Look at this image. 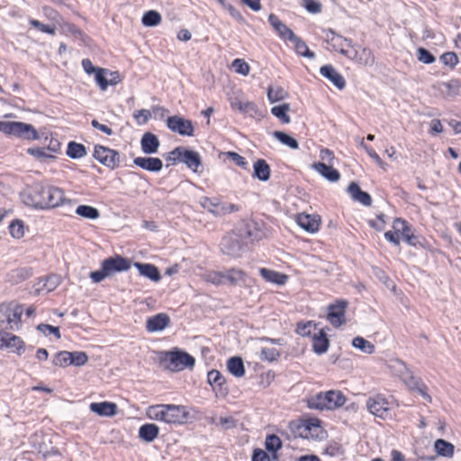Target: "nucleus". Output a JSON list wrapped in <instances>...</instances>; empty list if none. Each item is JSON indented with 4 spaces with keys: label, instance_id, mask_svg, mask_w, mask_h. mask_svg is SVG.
<instances>
[{
    "label": "nucleus",
    "instance_id": "1",
    "mask_svg": "<svg viewBox=\"0 0 461 461\" xmlns=\"http://www.w3.org/2000/svg\"><path fill=\"white\" fill-rule=\"evenodd\" d=\"M21 198L27 206L41 210L58 207L67 200L61 188L40 182L27 185L21 193Z\"/></svg>",
    "mask_w": 461,
    "mask_h": 461
},
{
    "label": "nucleus",
    "instance_id": "2",
    "mask_svg": "<svg viewBox=\"0 0 461 461\" xmlns=\"http://www.w3.org/2000/svg\"><path fill=\"white\" fill-rule=\"evenodd\" d=\"M147 416L150 420L180 425L187 421L189 412L183 405L156 404L148 408Z\"/></svg>",
    "mask_w": 461,
    "mask_h": 461
},
{
    "label": "nucleus",
    "instance_id": "3",
    "mask_svg": "<svg viewBox=\"0 0 461 461\" xmlns=\"http://www.w3.org/2000/svg\"><path fill=\"white\" fill-rule=\"evenodd\" d=\"M131 260L120 255H114L104 259L101 263V268L92 271L89 277L94 283H100L115 273L127 271L131 268Z\"/></svg>",
    "mask_w": 461,
    "mask_h": 461
},
{
    "label": "nucleus",
    "instance_id": "4",
    "mask_svg": "<svg viewBox=\"0 0 461 461\" xmlns=\"http://www.w3.org/2000/svg\"><path fill=\"white\" fill-rule=\"evenodd\" d=\"M0 131L17 138L34 140L40 138L37 130L23 122L0 121Z\"/></svg>",
    "mask_w": 461,
    "mask_h": 461
},
{
    "label": "nucleus",
    "instance_id": "5",
    "mask_svg": "<svg viewBox=\"0 0 461 461\" xmlns=\"http://www.w3.org/2000/svg\"><path fill=\"white\" fill-rule=\"evenodd\" d=\"M163 355L164 357H161L160 360L162 363H167L166 367L171 371L192 368L195 364V358L193 356L178 348L164 352Z\"/></svg>",
    "mask_w": 461,
    "mask_h": 461
},
{
    "label": "nucleus",
    "instance_id": "6",
    "mask_svg": "<svg viewBox=\"0 0 461 461\" xmlns=\"http://www.w3.org/2000/svg\"><path fill=\"white\" fill-rule=\"evenodd\" d=\"M93 157L99 163L108 167L109 169H115L120 166V153L113 149L102 145H95L94 149Z\"/></svg>",
    "mask_w": 461,
    "mask_h": 461
},
{
    "label": "nucleus",
    "instance_id": "7",
    "mask_svg": "<svg viewBox=\"0 0 461 461\" xmlns=\"http://www.w3.org/2000/svg\"><path fill=\"white\" fill-rule=\"evenodd\" d=\"M171 154H176L179 162H183L186 167L194 172H199V167H202V158L197 151L187 149L184 147H176Z\"/></svg>",
    "mask_w": 461,
    "mask_h": 461
},
{
    "label": "nucleus",
    "instance_id": "8",
    "mask_svg": "<svg viewBox=\"0 0 461 461\" xmlns=\"http://www.w3.org/2000/svg\"><path fill=\"white\" fill-rule=\"evenodd\" d=\"M167 127L173 132L181 136H194V127L193 122L182 116H169L166 122Z\"/></svg>",
    "mask_w": 461,
    "mask_h": 461
},
{
    "label": "nucleus",
    "instance_id": "9",
    "mask_svg": "<svg viewBox=\"0 0 461 461\" xmlns=\"http://www.w3.org/2000/svg\"><path fill=\"white\" fill-rule=\"evenodd\" d=\"M241 239L240 233H231L224 236L220 243L221 252L231 258L240 257L243 247Z\"/></svg>",
    "mask_w": 461,
    "mask_h": 461
},
{
    "label": "nucleus",
    "instance_id": "10",
    "mask_svg": "<svg viewBox=\"0 0 461 461\" xmlns=\"http://www.w3.org/2000/svg\"><path fill=\"white\" fill-rule=\"evenodd\" d=\"M348 304L346 300H338L328 307L327 319L333 327L339 328L345 322V312Z\"/></svg>",
    "mask_w": 461,
    "mask_h": 461
},
{
    "label": "nucleus",
    "instance_id": "11",
    "mask_svg": "<svg viewBox=\"0 0 461 461\" xmlns=\"http://www.w3.org/2000/svg\"><path fill=\"white\" fill-rule=\"evenodd\" d=\"M366 408L375 416L383 418L389 411V402L382 394H376L369 397L366 402Z\"/></svg>",
    "mask_w": 461,
    "mask_h": 461
},
{
    "label": "nucleus",
    "instance_id": "12",
    "mask_svg": "<svg viewBox=\"0 0 461 461\" xmlns=\"http://www.w3.org/2000/svg\"><path fill=\"white\" fill-rule=\"evenodd\" d=\"M239 233L242 239H249L251 241L260 240L265 237L259 223L254 221L244 223L243 227L239 229Z\"/></svg>",
    "mask_w": 461,
    "mask_h": 461
},
{
    "label": "nucleus",
    "instance_id": "13",
    "mask_svg": "<svg viewBox=\"0 0 461 461\" xmlns=\"http://www.w3.org/2000/svg\"><path fill=\"white\" fill-rule=\"evenodd\" d=\"M170 323V318L167 313H158L150 316L146 321L148 332H158L165 330Z\"/></svg>",
    "mask_w": 461,
    "mask_h": 461
},
{
    "label": "nucleus",
    "instance_id": "14",
    "mask_svg": "<svg viewBox=\"0 0 461 461\" xmlns=\"http://www.w3.org/2000/svg\"><path fill=\"white\" fill-rule=\"evenodd\" d=\"M326 40L328 42H333L335 41L334 43H332L333 47L339 51V53H341L342 55L349 58V59H353V50L352 51H349V50H347L345 49H343L342 47V41L346 42V44L349 47H354L351 43V41L347 39V38H343L338 34H336V32L330 29L326 32Z\"/></svg>",
    "mask_w": 461,
    "mask_h": 461
},
{
    "label": "nucleus",
    "instance_id": "15",
    "mask_svg": "<svg viewBox=\"0 0 461 461\" xmlns=\"http://www.w3.org/2000/svg\"><path fill=\"white\" fill-rule=\"evenodd\" d=\"M133 164L149 172H159L163 167V162L159 158L137 157Z\"/></svg>",
    "mask_w": 461,
    "mask_h": 461
},
{
    "label": "nucleus",
    "instance_id": "16",
    "mask_svg": "<svg viewBox=\"0 0 461 461\" xmlns=\"http://www.w3.org/2000/svg\"><path fill=\"white\" fill-rule=\"evenodd\" d=\"M296 222L307 232L314 233L319 230L321 220L316 215L299 213L296 218Z\"/></svg>",
    "mask_w": 461,
    "mask_h": 461
},
{
    "label": "nucleus",
    "instance_id": "17",
    "mask_svg": "<svg viewBox=\"0 0 461 461\" xmlns=\"http://www.w3.org/2000/svg\"><path fill=\"white\" fill-rule=\"evenodd\" d=\"M320 73L339 90L345 88L346 81L344 77L331 65L322 66L320 69Z\"/></svg>",
    "mask_w": 461,
    "mask_h": 461
},
{
    "label": "nucleus",
    "instance_id": "18",
    "mask_svg": "<svg viewBox=\"0 0 461 461\" xmlns=\"http://www.w3.org/2000/svg\"><path fill=\"white\" fill-rule=\"evenodd\" d=\"M222 272V281L223 285H229L231 286H235L240 285V283H244L247 274L236 267H231Z\"/></svg>",
    "mask_w": 461,
    "mask_h": 461
},
{
    "label": "nucleus",
    "instance_id": "19",
    "mask_svg": "<svg viewBox=\"0 0 461 461\" xmlns=\"http://www.w3.org/2000/svg\"><path fill=\"white\" fill-rule=\"evenodd\" d=\"M89 408L91 411L103 417H113L118 411L117 404L111 402H92Z\"/></svg>",
    "mask_w": 461,
    "mask_h": 461
},
{
    "label": "nucleus",
    "instance_id": "20",
    "mask_svg": "<svg viewBox=\"0 0 461 461\" xmlns=\"http://www.w3.org/2000/svg\"><path fill=\"white\" fill-rule=\"evenodd\" d=\"M347 191L354 201H357L365 206H370L372 204L371 195L367 192L361 190L356 182H351L348 185Z\"/></svg>",
    "mask_w": 461,
    "mask_h": 461
},
{
    "label": "nucleus",
    "instance_id": "21",
    "mask_svg": "<svg viewBox=\"0 0 461 461\" xmlns=\"http://www.w3.org/2000/svg\"><path fill=\"white\" fill-rule=\"evenodd\" d=\"M160 142L157 135L152 132H145L140 140V147L145 154H155L158 152Z\"/></svg>",
    "mask_w": 461,
    "mask_h": 461
},
{
    "label": "nucleus",
    "instance_id": "22",
    "mask_svg": "<svg viewBox=\"0 0 461 461\" xmlns=\"http://www.w3.org/2000/svg\"><path fill=\"white\" fill-rule=\"evenodd\" d=\"M32 276V267H18L6 274L5 281L11 285L20 284Z\"/></svg>",
    "mask_w": 461,
    "mask_h": 461
},
{
    "label": "nucleus",
    "instance_id": "23",
    "mask_svg": "<svg viewBox=\"0 0 461 461\" xmlns=\"http://www.w3.org/2000/svg\"><path fill=\"white\" fill-rule=\"evenodd\" d=\"M60 284V277L58 275H50L41 278L35 285V294H39L41 291L47 293L55 290Z\"/></svg>",
    "mask_w": 461,
    "mask_h": 461
},
{
    "label": "nucleus",
    "instance_id": "24",
    "mask_svg": "<svg viewBox=\"0 0 461 461\" xmlns=\"http://www.w3.org/2000/svg\"><path fill=\"white\" fill-rule=\"evenodd\" d=\"M268 23L276 31L280 38L288 41L290 37H294V32L288 28L275 14L268 15Z\"/></svg>",
    "mask_w": 461,
    "mask_h": 461
},
{
    "label": "nucleus",
    "instance_id": "25",
    "mask_svg": "<svg viewBox=\"0 0 461 461\" xmlns=\"http://www.w3.org/2000/svg\"><path fill=\"white\" fill-rule=\"evenodd\" d=\"M324 394L326 410H334L341 407L346 402L345 395L340 391L330 390Z\"/></svg>",
    "mask_w": 461,
    "mask_h": 461
},
{
    "label": "nucleus",
    "instance_id": "26",
    "mask_svg": "<svg viewBox=\"0 0 461 461\" xmlns=\"http://www.w3.org/2000/svg\"><path fill=\"white\" fill-rule=\"evenodd\" d=\"M437 89L444 97H454L460 92L461 81L459 79H451L448 82H439L438 83Z\"/></svg>",
    "mask_w": 461,
    "mask_h": 461
},
{
    "label": "nucleus",
    "instance_id": "27",
    "mask_svg": "<svg viewBox=\"0 0 461 461\" xmlns=\"http://www.w3.org/2000/svg\"><path fill=\"white\" fill-rule=\"evenodd\" d=\"M330 347V340L327 334L323 330H320L318 333H314L312 336V350L321 355L328 351Z\"/></svg>",
    "mask_w": 461,
    "mask_h": 461
},
{
    "label": "nucleus",
    "instance_id": "28",
    "mask_svg": "<svg viewBox=\"0 0 461 461\" xmlns=\"http://www.w3.org/2000/svg\"><path fill=\"white\" fill-rule=\"evenodd\" d=\"M134 267L139 270L140 274L151 281L158 282L161 279V275L158 268L149 263H134Z\"/></svg>",
    "mask_w": 461,
    "mask_h": 461
},
{
    "label": "nucleus",
    "instance_id": "29",
    "mask_svg": "<svg viewBox=\"0 0 461 461\" xmlns=\"http://www.w3.org/2000/svg\"><path fill=\"white\" fill-rule=\"evenodd\" d=\"M10 304V318H8L7 326L5 330H18L21 326V317L23 312V307L21 304Z\"/></svg>",
    "mask_w": 461,
    "mask_h": 461
},
{
    "label": "nucleus",
    "instance_id": "30",
    "mask_svg": "<svg viewBox=\"0 0 461 461\" xmlns=\"http://www.w3.org/2000/svg\"><path fill=\"white\" fill-rule=\"evenodd\" d=\"M271 169L267 162L258 158L254 162L252 176L260 181L266 182L270 178Z\"/></svg>",
    "mask_w": 461,
    "mask_h": 461
},
{
    "label": "nucleus",
    "instance_id": "31",
    "mask_svg": "<svg viewBox=\"0 0 461 461\" xmlns=\"http://www.w3.org/2000/svg\"><path fill=\"white\" fill-rule=\"evenodd\" d=\"M259 275L267 282L276 284L278 285H285L288 280V276L285 274H282L277 271L265 267L259 268Z\"/></svg>",
    "mask_w": 461,
    "mask_h": 461
},
{
    "label": "nucleus",
    "instance_id": "32",
    "mask_svg": "<svg viewBox=\"0 0 461 461\" xmlns=\"http://www.w3.org/2000/svg\"><path fill=\"white\" fill-rule=\"evenodd\" d=\"M402 379L411 390H416L424 399L429 402L431 401V397L424 391L425 386L419 378L415 377L411 371L407 370L403 375Z\"/></svg>",
    "mask_w": 461,
    "mask_h": 461
},
{
    "label": "nucleus",
    "instance_id": "33",
    "mask_svg": "<svg viewBox=\"0 0 461 461\" xmlns=\"http://www.w3.org/2000/svg\"><path fill=\"white\" fill-rule=\"evenodd\" d=\"M353 59L365 66H372L375 61L371 50L360 46L353 47Z\"/></svg>",
    "mask_w": 461,
    "mask_h": 461
},
{
    "label": "nucleus",
    "instance_id": "34",
    "mask_svg": "<svg viewBox=\"0 0 461 461\" xmlns=\"http://www.w3.org/2000/svg\"><path fill=\"white\" fill-rule=\"evenodd\" d=\"M207 381L212 386L213 390H219L220 393H227L226 381L220 371L212 369L207 374Z\"/></svg>",
    "mask_w": 461,
    "mask_h": 461
},
{
    "label": "nucleus",
    "instance_id": "35",
    "mask_svg": "<svg viewBox=\"0 0 461 461\" xmlns=\"http://www.w3.org/2000/svg\"><path fill=\"white\" fill-rule=\"evenodd\" d=\"M312 167L330 182H336L340 177V174L336 168L332 166L326 165L323 162L313 163Z\"/></svg>",
    "mask_w": 461,
    "mask_h": 461
},
{
    "label": "nucleus",
    "instance_id": "36",
    "mask_svg": "<svg viewBox=\"0 0 461 461\" xmlns=\"http://www.w3.org/2000/svg\"><path fill=\"white\" fill-rule=\"evenodd\" d=\"M434 450L438 456L451 458L454 456L455 446L443 438H438L434 442Z\"/></svg>",
    "mask_w": 461,
    "mask_h": 461
},
{
    "label": "nucleus",
    "instance_id": "37",
    "mask_svg": "<svg viewBox=\"0 0 461 461\" xmlns=\"http://www.w3.org/2000/svg\"><path fill=\"white\" fill-rule=\"evenodd\" d=\"M158 433L159 428L154 423H145L139 429V437L146 442H152Z\"/></svg>",
    "mask_w": 461,
    "mask_h": 461
},
{
    "label": "nucleus",
    "instance_id": "38",
    "mask_svg": "<svg viewBox=\"0 0 461 461\" xmlns=\"http://www.w3.org/2000/svg\"><path fill=\"white\" fill-rule=\"evenodd\" d=\"M227 368L229 372L236 376L241 377L245 375V366L240 357H231L227 361Z\"/></svg>",
    "mask_w": 461,
    "mask_h": 461
},
{
    "label": "nucleus",
    "instance_id": "39",
    "mask_svg": "<svg viewBox=\"0 0 461 461\" xmlns=\"http://www.w3.org/2000/svg\"><path fill=\"white\" fill-rule=\"evenodd\" d=\"M288 41L294 44L297 54L310 59L314 57V53L309 50L305 41H303L300 37L296 36L294 33V37H290Z\"/></svg>",
    "mask_w": 461,
    "mask_h": 461
},
{
    "label": "nucleus",
    "instance_id": "40",
    "mask_svg": "<svg viewBox=\"0 0 461 461\" xmlns=\"http://www.w3.org/2000/svg\"><path fill=\"white\" fill-rule=\"evenodd\" d=\"M283 447V442L276 434H270L266 437L265 447L272 454L274 459L277 458V451Z\"/></svg>",
    "mask_w": 461,
    "mask_h": 461
},
{
    "label": "nucleus",
    "instance_id": "41",
    "mask_svg": "<svg viewBox=\"0 0 461 461\" xmlns=\"http://www.w3.org/2000/svg\"><path fill=\"white\" fill-rule=\"evenodd\" d=\"M68 157L72 159H78L84 158L87 152L86 147L76 141H69L66 151Z\"/></svg>",
    "mask_w": 461,
    "mask_h": 461
},
{
    "label": "nucleus",
    "instance_id": "42",
    "mask_svg": "<svg viewBox=\"0 0 461 461\" xmlns=\"http://www.w3.org/2000/svg\"><path fill=\"white\" fill-rule=\"evenodd\" d=\"M199 203L203 209L216 216V212L221 208V201L217 197L210 198L202 196L199 200Z\"/></svg>",
    "mask_w": 461,
    "mask_h": 461
},
{
    "label": "nucleus",
    "instance_id": "43",
    "mask_svg": "<svg viewBox=\"0 0 461 461\" xmlns=\"http://www.w3.org/2000/svg\"><path fill=\"white\" fill-rule=\"evenodd\" d=\"M393 230L402 235V240L406 239V236H410L414 230L411 226L402 218H395L393 223Z\"/></svg>",
    "mask_w": 461,
    "mask_h": 461
},
{
    "label": "nucleus",
    "instance_id": "44",
    "mask_svg": "<svg viewBox=\"0 0 461 461\" xmlns=\"http://www.w3.org/2000/svg\"><path fill=\"white\" fill-rule=\"evenodd\" d=\"M273 136L282 144L288 146L292 149H299L298 141L294 137L284 131H276L273 132Z\"/></svg>",
    "mask_w": 461,
    "mask_h": 461
},
{
    "label": "nucleus",
    "instance_id": "45",
    "mask_svg": "<svg viewBox=\"0 0 461 461\" xmlns=\"http://www.w3.org/2000/svg\"><path fill=\"white\" fill-rule=\"evenodd\" d=\"M76 213L89 220H95L100 216V212L95 207L85 204L78 205L76 209Z\"/></svg>",
    "mask_w": 461,
    "mask_h": 461
},
{
    "label": "nucleus",
    "instance_id": "46",
    "mask_svg": "<svg viewBox=\"0 0 461 461\" xmlns=\"http://www.w3.org/2000/svg\"><path fill=\"white\" fill-rule=\"evenodd\" d=\"M161 22V15L158 12L155 10L147 11L142 18L141 23L144 26L147 27H154L159 24Z\"/></svg>",
    "mask_w": 461,
    "mask_h": 461
},
{
    "label": "nucleus",
    "instance_id": "47",
    "mask_svg": "<svg viewBox=\"0 0 461 461\" xmlns=\"http://www.w3.org/2000/svg\"><path fill=\"white\" fill-rule=\"evenodd\" d=\"M290 110L289 104H283L271 108V113L278 118L283 123H289L290 117L287 115V112Z\"/></svg>",
    "mask_w": 461,
    "mask_h": 461
},
{
    "label": "nucleus",
    "instance_id": "48",
    "mask_svg": "<svg viewBox=\"0 0 461 461\" xmlns=\"http://www.w3.org/2000/svg\"><path fill=\"white\" fill-rule=\"evenodd\" d=\"M352 346L366 354H372L375 352V346L362 337L354 338L352 340Z\"/></svg>",
    "mask_w": 461,
    "mask_h": 461
},
{
    "label": "nucleus",
    "instance_id": "49",
    "mask_svg": "<svg viewBox=\"0 0 461 461\" xmlns=\"http://www.w3.org/2000/svg\"><path fill=\"white\" fill-rule=\"evenodd\" d=\"M287 92L281 86L267 88V98L270 103H276L287 97Z\"/></svg>",
    "mask_w": 461,
    "mask_h": 461
},
{
    "label": "nucleus",
    "instance_id": "50",
    "mask_svg": "<svg viewBox=\"0 0 461 461\" xmlns=\"http://www.w3.org/2000/svg\"><path fill=\"white\" fill-rule=\"evenodd\" d=\"M9 232L11 236L14 239H21L24 235V224L23 221L20 219L14 220L9 224Z\"/></svg>",
    "mask_w": 461,
    "mask_h": 461
},
{
    "label": "nucleus",
    "instance_id": "51",
    "mask_svg": "<svg viewBox=\"0 0 461 461\" xmlns=\"http://www.w3.org/2000/svg\"><path fill=\"white\" fill-rule=\"evenodd\" d=\"M307 406L310 409L314 410H325V401H324V394L323 393H319L310 398L307 399Z\"/></svg>",
    "mask_w": 461,
    "mask_h": 461
},
{
    "label": "nucleus",
    "instance_id": "52",
    "mask_svg": "<svg viewBox=\"0 0 461 461\" xmlns=\"http://www.w3.org/2000/svg\"><path fill=\"white\" fill-rule=\"evenodd\" d=\"M108 73V69L102 68H97V70L95 72V80L99 86L100 89L103 91L108 88V78L106 77V74Z\"/></svg>",
    "mask_w": 461,
    "mask_h": 461
},
{
    "label": "nucleus",
    "instance_id": "53",
    "mask_svg": "<svg viewBox=\"0 0 461 461\" xmlns=\"http://www.w3.org/2000/svg\"><path fill=\"white\" fill-rule=\"evenodd\" d=\"M69 357L70 356L68 351H59L54 355L52 364L56 366L67 367L70 366Z\"/></svg>",
    "mask_w": 461,
    "mask_h": 461
},
{
    "label": "nucleus",
    "instance_id": "54",
    "mask_svg": "<svg viewBox=\"0 0 461 461\" xmlns=\"http://www.w3.org/2000/svg\"><path fill=\"white\" fill-rule=\"evenodd\" d=\"M280 352L276 348H262L260 350L259 358L262 361L273 362L279 358Z\"/></svg>",
    "mask_w": 461,
    "mask_h": 461
},
{
    "label": "nucleus",
    "instance_id": "55",
    "mask_svg": "<svg viewBox=\"0 0 461 461\" xmlns=\"http://www.w3.org/2000/svg\"><path fill=\"white\" fill-rule=\"evenodd\" d=\"M69 356L70 366L73 365L76 366H84L88 360V356L86 352L83 351L69 352Z\"/></svg>",
    "mask_w": 461,
    "mask_h": 461
},
{
    "label": "nucleus",
    "instance_id": "56",
    "mask_svg": "<svg viewBox=\"0 0 461 461\" xmlns=\"http://www.w3.org/2000/svg\"><path fill=\"white\" fill-rule=\"evenodd\" d=\"M233 69L236 73L240 74L242 76H247L249 73V64L240 59H236L232 61L231 64Z\"/></svg>",
    "mask_w": 461,
    "mask_h": 461
},
{
    "label": "nucleus",
    "instance_id": "57",
    "mask_svg": "<svg viewBox=\"0 0 461 461\" xmlns=\"http://www.w3.org/2000/svg\"><path fill=\"white\" fill-rule=\"evenodd\" d=\"M404 241L415 248H424L426 243V240L421 235H417L414 232L410 234V236H406Z\"/></svg>",
    "mask_w": 461,
    "mask_h": 461
},
{
    "label": "nucleus",
    "instance_id": "58",
    "mask_svg": "<svg viewBox=\"0 0 461 461\" xmlns=\"http://www.w3.org/2000/svg\"><path fill=\"white\" fill-rule=\"evenodd\" d=\"M417 58L419 61L424 64H431L436 60L434 55L424 48H419L417 50Z\"/></svg>",
    "mask_w": 461,
    "mask_h": 461
},
{
    "label": "nucleus",
    "instance_id": "59",
    "mask_svg": "<svg viewBox=\"0 0 461 461\" xmlns=\"http://www.w3.org/2000/svg\"><path fill=\"white\" fill-rule=\"evenodd\" d=\"M37 330L41 332H42L45 336H48L49 334H53L56 339H60L61 335L59 332V327L41 323L37 326Z\"/></svg>",
    "mask_w": 461,
    "mask_h": 461
},
{
    "label": "nucleus",
    "instance_id": "60",
    "mask_svg": "<svg viewBox=\"0 0 461 461\" xmlns=\"http://www.w3.org/2000/svg\"><path fill=\"white\" fill-rule=\"evenodd\" d=\"M240 112L249 117L255 118L258 114V108L253 102H245L244 105H240Z\"/></svg>",
    "mask_w": 461,
    "mask_h": 461
},
{
    "label": "nucleus",
    "instance_id": "61",
    "mask_svg": "<svg viewBox=\"0 0 461 461\" xmlns=\"http://www.w3.org/2000/svg\"><path fill=\"white\" fill-rule=\"evenodd\" d=\"M9 339L13 341V352L16 353L18 356L23 355L25 351L24 341L19 336L14 334Z\"/></svg>",
    "mask_w": 461,
    "mask_h": 461
},
{
    "label": "nucleus",
    "instance_id": "62",
    "mask_svg": "<svg viewBox=\"0 0 461 461\" xmlns=\"http://www.w3.org/2000/svg\"><path fill=\"white\" fill-rule=\"evenodd\" d=\"M30 23L32 27H34L35 29L41 32H45L50 35H54L56 33V27L53 25L51 26L44 24L38 20H32Z\"/></svg>",
    "mask_w": 461,
    "mask_h": 461
},
{
    "label": "nucleus",
    "instance_id": "63",
    "mask_svg": "<svg viewBox=\"0 0 461 461\" xmlns=\"http://www.w3.org/2000/svg\"><path fill=\"white\" fill-rule=\"evenodd\" d=\"M440 60L446 66L450 67L451 68H455V66L458 63L457 55L455 52H446L440 56Z\"/></svg>",
    "mask_w": 461,
    "mask_h": 461
},
{
    "label": "nucleus",
    "instance_id": "64",
    "mask_svg": "<svg viewBox=\"0 0 461 461\" xmlns=\"http://www.w3.org/2000/svg\"><path fill=\"white\" fill-rule=\"evenodd\" d=\"M134 118L136 119L138 124H145L151 118V113L147 109L138 110L134 113Z\"/></svg>",
    "mask_w": 461,
    "mask_h": 461
}]
</instances>
